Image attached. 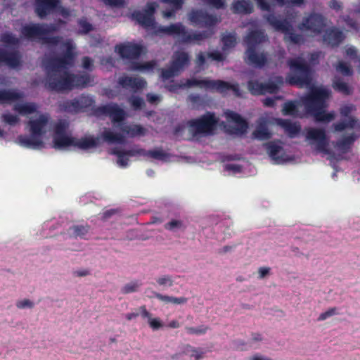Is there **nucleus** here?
Returning a JSON list of instances; mask_svg holds the SVG:
<instances>
[{
	"label": "nucleus",
	"mask_w": 360,
	"mask_h": 360,
	"mask_svg": "<svg viewBox=\"0 0 360 360\" xmlns=\"http://www.w3.org/2000/svg\"><path fill=\"white\" fill-rule=\"evenodd\" d=\"M65 46L66 51L61 56L50 58L44 63V86L50 91L63 92L83 89L91 83L88 74L76 75L67 70L74 65L75 54L71 42L67 41Z\"/></svg>",
	"instance_id": "f257e3e1"
},
{
	"label": "nucleus",
	"mask_w": 360,
	"mask_h": 360,
	"mask_svg": "<svg viewBox=\"0 0 360 360\" xmlns=\"http://www.w3.org/2000/svg\"><path fill=\"white\" fill-rule=\"evenodd\" d=\"M330 91L325 88L314 87L303 98L302 102L308 113L313 115L316 121L328 122L335 117L333 112H326V101L329 98Z\"/></svg>",
	"instance_id": "f03ea898"
},
{
	"label": "nucleus",
	"mask_w": 360,
	"mask_h": 360,
	"mask_svg": "<svg viewBox=\"0 0 360 360\" xmlns=\"http://www.w3.org/2000/svg\"><path fill=\"white\" fill-rule=\"evenodd\" d=\"M58 29L59 27L56 23L49 25L33 23L22 26L20 32L21 35L28 40L32 41L37 39L44 44L57 46L60 43L61 37L59 36L50 37L48 34L57 32Z\"/></svg>",
	"instance_id": "7ed1b4c3"
},
{
	"label": "nucleus",
	"mask_w": 360,
	"mask_h": 360,
	"mask_svg": "<svg viewBox=\"0 0 360 360\" xmlns=\"http://www.w3.org/2000/svg\"><path fill=\"white\" fill-rule=\"evenodd\" d=\"M288 65L293 73L288 77V82L291 85L300 87L308 86L312 82V71L310 65L302 57L290 58Z\"/></svg>",
	"instance_id": "20e7f679"
},
{
	"label": "nucleus",
	"mask_w": 360,
	"mask_h": 360,
	"mask_svg": "<svg viewBox=\"0 0 360 360\" xmlns=\"http://www.w3.org/2000/svg\"><path fill=\"white\" fill-rule=\"evenodd\" d=\"M49 119L44 115H41L37 119L30 120V136L20 135L18 137L20 146L29 148H38L43 146L41 136L46 133L45 128L48 124Z\"/></svg>",
	"instance_id": "39448f33"
},
{
	"label": "nucleus",
	"mask_w": 360,
	"mask_h": 360,
	"mask_svg": "<svg viewBox=\"0 0 360 360\" xmlns=\"http://www.w3.org/2000/svg\"><path fill=\"white\" fill-rule=\"evenodd\" d=\"M155 33L166 34L168 35H179L184 43H191L195 41H201L209 38L213 34L212 32L205 30L200 32L189 33L186 27L181 23L171 24L169 26H159Z\"/></svg>",
	"instance_id": "423d86ee"
},
{
	"label": "nucleus",
	"mask_w": 360,
	"mask_h": 360,
	"mask_svg": "<svg viewBox=\"0 0 360 360\" xmlns=\"http://www.w3.org/2000/svg\"><path fill=\"white\" fill-rule=\"evenodd\" d=\"M219 119L213 112H207L197 119L187 122L189 132L193 137L198 135H212L217 127Z\"/></svg>",
	"instance_id": "0eeeda50"
},
{
	"label": "nucleus",
	"mask_w": 360,
	"mask_h": 360,
	"mask_svg": "<svg viewBox=\"0 0 360 360\" xmlns=\"http://www.w3.org/2000/svg\"><path fill=\"white\" fill-rule=\"evenodd\" d=\"M198 86L209 89H214L217 91L224 94L229 91H232L237 97L242 96V93L238 84H231L228 82L222 80H208V79H188L184 83V87L190 88Z\"/></svg>",
	"instance_id": "6e6552de"
},
{
	"label": "nucleus",
	"mask_w": 360,
	"mask_h": 360,
	"mask_svg": "<svg viewBox=\"0 0 360 360\" xmlns=\"http://www.w3.org/2000/svg\"><path fill=\"white\" fill-rule=\"evenodd\" d=\"M264 18L274 30L285 34V41H289L293 44H300L304 42L302 35L294 32L292 24L288 19L280 20L274 13H268L264 15Z\"/></svg>",
	"instance_id": "1a4fd4ad"
},
{
	"label": "nucleus",
	"mask_w": 360,
	"mask_h": 360,
	"mask_svg": "<svg viewBox=\"0 0 360 360\" xmlns=\"http://www.w3.org/2000/svg\"><path fill=\"white\" fill-rule=\"evenodd\" d=\"M326 20L322 14L313 12L303 18L297 28L302 32L309 31L315 34H319L326 26Z\"/></svg>",
	"instance_id": "9d476101"
},
{
	"label": "nucleus",
	"mask_w": 360,
	"mask_h": 360,
	"mask_svg": "<svg viewBox=\"0 0 360 360\" xmlns=\"http://www.w3.org/2000/svg\"><path fill=\"white\" fill-rule=\"evenodd\" d=\"M158 7L156 2H148L143 11H134L131 18L145 28H155L156 22L154 15Z\"/></svg>",
	"instance_id": "9b49d317"
},
{
	"label": "nucleus",
	"mask_w": 360,
	"mask_h": 360,
	"mask_svg": "<svg viewBox=\"0 0 360 360\" xmlns=\"http://www.w3.org/2000/svg\"><path fill=\"white\" fill-rule=\"evenodd\" d=\"M191 23L200 27H213L219 22L217 18L202 9H192L188 14Z\"/></svg>",
	"instance_id": "f8f14e48"
},
{
	"label": "nucleus",
	"mask_w": 360,
	"mask_h": 360,
	"mask_svg": "<svg viewBox=\"0 0 360 360\" xmlns=\"http://www.w3.org/2000/svg\"><path fill=\"white\" fill-rule=\"evenodd\" d=\"M94 114L97 116H109L112 123H121L126 117L125 111L117 103H108L98 106L94 109Z\"/></svg>",
	"instance_id": "ddd939ff"
},
{
	"label": "nucleus",
	"mask_w": 360,
	"mask_h": 360,
	"mask_svg": "<svg viewBox=\"0 0 360 360\" xmlns=\"http://www.w3.org/2000/svg\"><path fill=\"white\" fill-rule=\"evenodd\" d=\"M306 137L309 140L316 141L317 150L325 154H330V150L328 149V139L323 129L309 128Z\"/></svg>",
	"instance_id": "4468645a"
},
{
	"label": "nucleus",
	"mask_w": 360,
	"mask_h": 360,
	"mask_svg": "<svg viewBox=\"0 0 360 360\" xmlns=\"http://www.w3.org/2000/svg\"><path fill=\"white\" fill-rule=\"evenodd\" d=\"M247 86L253 96L264 95L266 93L274 94L278 90V85L273 82L260 83L257 80H249Z\"/></svg>",
	"instance_id": "2eb2a0df"
},
{
	"label": "nucleus",
	"mask_w": 360,
	"mask_h": 360,
	"mask_svg": "<svg viewBox=\"0 0 360 360\" xmlns=\"http://www.w3.org/2000/svg\"><path fill=\"white\" fill-rule=\"evenodd\" d=\"M60 3V0H35L34 12L39 18L44 19L56 11Z\"/></svg>",
	"instance_id": "dca6fc26"
},
{
	"label": "nucleus",
	"mask_w": 360,
	"mask_h": 360,
	"mask_svg": "<svg viewBox=\"0 0 360 360\" xmlns=\"http://www.w3.org/2000/svg\"><path fill=\"white\" fill-rule=\"evenodd\" d=\"M115 51L124 59H136L142 53V46L130 42L115 46Z\"/></svg>",
	"instance_id": "f3484780"
},
{
	"label": "nucleus",
	"mask_w": 360,
	"mask_h": 360,
	"mask_svg": "<svg viewBox=\"0 0 360 360\" xmlns=\"http://www.w3.org/2000/svg\"><path fill=\"white\" fill-rule=\"evenodd\" d=\"M245 61L250 65L262 68L267 63V55L264 52L257 53L256 48L247 47L245 52Z\"/></svg>",
	"instance_id": "a211bd4d"
},
{
	"label": "nucleus",
	"mask_w": 360,
	"mask_h": 360,
	"mask_svg": "<svg viewBox=\"0 0 360 360\" xmlns=\"http://www.w3.org/2000/svg\"><path fill=\"white\" fill-rule=\"evenodd\" d=\"M117 82L122 88L130 89L134 92L143 89L146 85V82L143 79L127 75L120 77Z\"/></svg>",
	"instance_id": "6ab92c4d"
},
{
	"label": "nucleus",
	"mask_w": 360,
	"mask_h": 360,
	"mask_svg": "<svg viewBox=\"0 0 360 360\" xmlns=\"http://www.w3.org/2000/svg\"><path fill=\"white\" fill-rule=\"evenodd\" d=\"M1 63L11 68H17L21 65V56L18 51H7L0 48V63Z\"/></svg>",
	"instance_id": "aec40b11"
},
{
	"label": "nucleus",
	"mask_w": 360,
	"mask_h": 360,
	"mask_svg": "<svg viewBox=\"0 0 360 360\" xmlns=\"http://www.w3.org/2000/svg\"><path fill=\"white\" fill-rule=\"evenodd\" d=\"M344 39L343 32L336 27L327 30L323 35V42L332 47L339 46Z\"/></svg>",
	"instance_id": "412c9836"
},
{
	"label": "nucleus",
	"mask_w": 360,
	"mask_h": 360,
	"mask_svg": "<svg viewBox=\"0 0 360 360\" xmlns=\"http://www.w3.org/2000/svg\"><path fill=\"white\" fill-rule=\"evenodd\" d=\"M204 354L205 352L202 349L195 348L190 345H185L182 348L181 352L173 354L172 359L182 360L181 359V356L186 355L188 356L191 360H200L203 358Z\"/></svg>",
	"instance_id": "4be33fe9"
},
{
	"label": "nucleus",
	"mask_w": 360,
	"mask_h": 360,
	"mask_svg": "<svg viewBox=\"0 0 360 360\" xmlns=\"http://www.w3.org/2000/svg\"><path fill=\"white\" fill-rule=\"evenodd\" d=\"M189 62L190 58L186 52L176 51L172 57L170 65L181 74L184 68L188 65Z\"/></svg>",
	"instance_id": "5701e85b"
},
{
	"label": "nucleus",
	"mask_w": 360,
	"mask_h": 360,
	"mask_svg": "<svg viewBox=\"0 0 360 360\" xmlns=\"http://www.w3.org/2000/svg\"><path fill=\"white\" fill-rule=\"evenodd\" d=\"M266 36L262 30H252L244 39L247 47L256 48L257 45L266 40Z\"/></svg>",
	"instance_id": "b1692460"
},
{
	"label": "nucleus",
	"mask_w": 360,
	"mask_h": 360,
	"mask_svg": "<svg viewBox=\"0 0 360 360\" xmlns=\"http://www.w3.org/2000/svg\"><path fill=\"white\" fill-rule=\"evenodd\" d=\"M231 10L236 14H250L253 11V6L250 0H234Z\"/></svg>",
	"instance_id": "393cba45"
},
{
	"label": "nucleus",
	"mask_w": 360,
	"mask_h": 360,
	"mask_svg": "<svg viewBox=\"0 0 360 360\" xmlns=\"http://www.w3.org/2000/svg\"><path fill=\"white\" fill-rule=\"evenodd\" d=\"M226 117L229 121L237 124L236 130L238 133L244 134L246 131L248 124L241 115L233 111H228L226 112Z\"/></svg>",
	"instance_id": "a878e982"
},
{
	"label": "nucleus",
	"mask_w": 360,
	"mask_h": 360,
	"mask_svg": "<svg viewBox=\"0 0 360 360\" xmlns=\"http://www.w3.org/2000/svg\"><path fill=\"white\" fill-rule=\"evenodd\" d=\"M278 124L284 129L290 138L295 137L301 130L300 124L292 122L288 120L279 119L278 120Z\"/></svg>",
	"instance_id": "bb28decb"
},
{
	"label": "nucleus",
	"mask_w": 360,
	"mask_h": 360,
	"mask_svg": "<svg viewBox=\"0 0 360 360\" xmlns=\"http://www.w3.org/2000/svg\"><path fill=\"white\" fill-rule=\"evenodd\" d=\"M120 129L130 137L143 136L146 134V129L139 124L127 125L121 124Z\"/></svg>",
	"instance_id": "cd10ccee"
},
{
	"label": "nucleus",
	"mask_w": 360,
	"mask_h": 360,
	"mask_svg": "<svg viewBox=\"0 0 360 360\" xmlns=\"http://www.w3.org/2000/svg\"><path fill=\"white\" fill-rule=\"evenodd\" d=\"M269 157L276 161L279 162L283 160L282 157L280 154L283 152V149L282 146L276 143L274 141H269L264 144Z\"/></svg>",
	"instance_id": "c85d7f7f"
},
{
	"label": "nucleus",
	"mask_w": 360,
	"mask_h": 360,
	"mask_svg": "<svg viewBox=\"0 0 360 360\" xmlns=\"http://www.w3.org/2000/svg\"><path fill=\"white\" fill-rule=\"evenodd\" d=\"M357 137L358 136L355 134L352 133L338 141L335 146L342 153H346L349 150Z\"/></svg>",
	"instance_id": "c756f323"
},
{
	"label": "nucleus",
	"mask_w": 360,
	"mask_h": 360,
	"mask_svg": "<svg viewBox=\"0 0 360 360\" xmlns=\"http://www.w3.org/2000/svg\"><path fill=\"white\" fill-rule=\"evenodd\" d=\"M252 136L254 139L260 141L268 140L271 137V134L268 129L265 120L259 123L256 129L252 133Z\"/></svg>",
	"instance_id": "7c9ffc66"
},
{
	"label": "nucleus",
	"mask_w": 360,
	"mask_h": 360,
	"mask_svg": "<svg viewBox=\"0 0 360 360\" xmlns=\"http://www.w3.org/2000/svg\"><path fill=\"white\" fill-rule=\"evenodd\" d=\"M136 153L140 155H143L145 157H149L155 160H163L168 157V154L163 151L161 148L155 149V150H146L145 149H138L136 150Z\"/></svg>",
	"instance_id": "2f4dec72"
},
{
	"label": "nucleus",
	"mask_w": 360,
	"mask_h": 360,
	"mask_svg": "<svg viewBox=\"0 0 360 360\" xmlns=\"http://www.w3.org/2000/svg\"><path fill=\"white\" fill-rule=\"evenodd\" d=\"M22 98V94L13 90L0 89V103H7L19 100Z\"/></svg>",
	"instance_id": "473e14b6"
},
{
	"label": "nucleus",
	"mask_w": 360,
	"mask_h": 360,
	"mask_svg": "<svg viewBox=\"0 0 360 360\" xmlns=\"http://www.w3.org/2000/svg\"><path fill=\"white\" fill-rule=\"evenodd\" d=\"M112 154L117 156V162L122 167H126L128 165L129 158L127 156H134L138 155L136 150H123L119 149H113Z\"/></svg>",
	"instance_id": "72a5a7b5"
},
{
	"label": "nucleus",
	"mask_w": 360,
	"mask_h": 360,
	"mask_svg": "<svg viewBox=\"0 0 360 360\" xmlns=\"http://www.w3.org/2000/svg\"><path fill=\"white\" fill-rule=\"evenodd\" d=\"M74 139L75 138L68 136L66 134L53 136V146L56 149H60L68 146H73Z\"/></svg>",
	"instance_id": "f704fd0d"
},
{
	"label": "nucleus",
	"mask_w": 360,
	"mask_h": 360,
	"mask_svg": "<svg viewBox=\"0 0 360 360\" xmlns=\"http://www.w3.org/2000/svg\"><path fill=\"white\" fill-rule=\"evenodd\" d=\"M59 108L60 110L68 113L76 114L80 112L78 102L75 98L72 100H65L60 103Z\"/></svg>",
	"instance_id": "c9c22d12"
},
{
	"label": "nucleus",
	"mask_w": 360,
	"mask_h": 360,
	"mask_svg": "<svg viewBox=\"0 0 360 360\" xmlns=\"http://www.w3.org/2000/svg\"><path fill=\"white\" fill-rule=\"evenodd\" d=\"M103 140L109 143H123L125 141L124 136L120 133H114L110 129H105L102 133Z\"/></svg>",
	"instance_id": "e433bc0d"
},
{
	"label": "nucleus",
	"mask_w": 360,
	"mask_h": 360,
	"mask_svg": "<svg viewBox=\"0 0 360 360\" xmlns=\"http://www.w3.org/2000/svg\"><path fill=\"white\" fill-rule=\"evenodd\" d=\"M97 146V142L95 139L92 137L82 138L81 139H74V146L80 149H89Z\"/></svg>",
	"instance_id": "4c0bfd02"
},
{
	"label": "nucleus",
	"mask_w": 360,
	"mask_h": 360,
	"mask_svg": "<svg viewBox=\"0 0 360 360\" xmlns=\"http://www.w3.org/2000/svg\"><path fill=\"white\" fill-rule=\"evenodd\" d=\"M155 297L160 301L166 303H172L174 304H182L187 302L188 299L184 297H175L168 295H164L158 292H154Z\"/></svg>",
	"instance_id": "58836bf2"
},
{
	"label": "nucleus",
	"mask_w": 360,
	"mask_h": 360,
	"mask_svg": "<svg viewBox=\"0 0 360 360\" xmlns=\"http://www.w3.org/2000/svg\"><path fill=\"white\" fill-rule=\"evenodd\" d=\"M75 98L78 102V105L80 112L84 111L86 109L91 107L95 102L94 99L92 97L84 94L76 97Z\"/></svg>",
	"instance_id": "ea45409f"
},
{
	"label": "nucleus",
	"mask_w": 360,
	"mask_h": 360,
	"mask_svg": "<svg viewBox=\"0 0 360 360\" xmlns=\"http://www.w3.org/2000/svg\"><path fill=\"white\" fill-rule=\"evenodd\" d=\"M333 88L338 92L345 95H350L352 93V89L340 78H336L333 82Z\"/></svg>",
	"instance_id": "a19ab883"
},
{
	"label": "nucleus",
	"mask_w": 360,
	"mask_h": 360,
	"mask_svg": "<svg viewBox=\"0 0 360 360\" xmlns=\"http://www.w3.org/2000/svg\"><path fill=\"white\" fill-rule=\"evenodd\" d=\"M89 226L86 225H74L70 227V233L75 238L79 237L84 238L85 236L89 233Z\"/></svg>",
	"instance_id": "79ce46f5"
},
{
	"label": "nucleus",
	"mask_w": 360,
	"mask_h": 360,
	"mask_svg": "<svg viewBox=\"0 0 360 360\" xmlns=\"http://www.w3.org/2000/svg\"><path fill=\"white\" fill-rule=\"evenodd\" d=\"M356 122H357L356 119L352 117H349L348 120L341 121L338 123H335L333 124V127H334L335 131H342L347 128H349V129L354 128Z\"/></svg>",
	"instance_id": "37998d69"
},
{
	"label": "nucleus",
	"mask_w": 360,
	"mask_h": 360,
	"mask_svg": "<svg viewBox=\"0 0 360 360\" xmlns=\"http://www.w3.org/2000/svg\"><path fill=\"white\" fill-rule=\"evenodd\" d=\"M179 75L180 73L174 69L170 64L167 68H162L160 70V77L164 82Z\"/></svg>",
	"instance_id": "c03bdc74"
},
{
	"label": "nucleus",
	"mask_w": 360,
	"mask_h": 360,
	"mask_svg": "<svg viewBox=\"0 0 360 360\" xmlns=\"http://www.w3.org/2000/svg\"><path fill=\"white\" fill-rule=\"evenodd\" d=\"M14 110L20 114H31L36 111V105L34 103L17 104Z\"/></svg>",
	"instance_id": "a18cd8bd"
},
{
	"label": "nucleus",
	"mask_w": 360,
	"mask_h": 360,
	"mask_svg": "<svg viewBox=\"0 0 360 360\" xmlns=\"http://www.w3.org/2000/svg\"><path fill=\"white\" fill-rule=\"evenodd\" d=\"M0 41L6 45H18L20 40L11 32H4L1 35Z\"/></svg>",
	"instance_id": "49530a36"
},
{
	"label": "nucleus",
	"mask_w": 360,
	"mask_h": 360,
	"mask_svg": "<svg viewBox=\"0 0 360 360\" xmlns=\"http://www.w3.org/2000/svg\"><path fill=\"white\" fill-rule=\"evenodd\" d=\"M164 227L166 230L171 231L184 230L186 229V226L184 222L179 219H172L170 221L166 223L164 225Z\"/></svg>",
	"instance_id": "de8ad7c7"
},
{
	"label": "nucleus",
	"mask_w": 360,
	"mask_h": 360,
	"mask_svg": "<svg viewBox=\"0 0 360 360\" xmlns=\"http://www.w3.org/2000/svg\"><path fill=\"white\" fill-rule=\"evenodd\" d=\"M221 41L223 43V49L233 48L236 44V37L234 34H225L221 37Z\"/></svg>",
	"instance_id": "09e8293b"
},
{
	"label": "nucleus",
	"mask_w": 360,
	"mask_h": 360,
	"mask_svg": "<svg viewBox=\"0 0 360 360\" xmlns=\"http://www.w3.org/2000/svg\"><path fill=\"white\" fill-rule=\"evenodd\" d=\"M297 106L293 101L285 102L283 107V114L285 115H295L297 113Z\"/></svg>",
	"instance_id": "8fccbe9b"
},
{
	"label": "nucleus",
	"mask_w": 360,
	"mask_h": 360,
	"mask_svg": "<svg viewBox=\"0 0 360 360\" xmlns=\"http://www.w3.org/2000/svg\"><path fill=\"white\" fill-rule=\"evenodd\" d=\"M68 128V123L65 120H60L55 125L54 136H60L66 134V131Z\"/></svg>",
	"instance_id": "3c124183"
},
{
	"label": "nucleus",
	"mask_w": 360,
	"mask_h": 360,
	"mask_svg": "<svg viewBox=\"0 0 360 360\" xmlns=\"http://www.w3.org/2000/svg\"><path fill=\"white\" fill-rule=\"evenodd\" d=\"M336 70L345 76H351L353 73L351 67L347 63L343 61L338 63L336 66Z\"/></svg>",
	"instance_id": "603ef678"
},
{
	"label": "nucleus",
	"mask_w": 360,
	"mask_h": 360,
	"mask_svg": "<svg viewBox=\"0 0 360 360\" xmlns=\"http://www.w3.org/2000/svg\"><path fill=\"white\" fill-rule=\"evenodd\" d=\"M140 285L141 283H139V282L132 281L124 285L121 289V292L123 294H129L131 292H134L138 290V288H139Z\"/></svg>",
	"instance_id": "864d4df0"
},
{
	"label": "nucleus",
	"mask_w": 360,
	"mask_h": 360,
	"mask_svg": "<svg viewBox=\"0 0 360 360\" xmlns=\"http://www.w3.org/2000/svg\"><path fill=\"white\" fill-rule=\"evenodd\" d=\"M209 328L205 326H200L199 327H186V330L191 335H202L207 333Z\"/></svg>",
	"instance_id": "5fc2aeb1"
},
{
	"label": "nucleus",
	"mask_w": 360,
	"mask_h": 360,
	"mask_svg": "<svg viewBox=\"0 0 360 360\" xmlns=\"http://www.w3.org/2000/svg\"><path fill=\"white\" fill-rule=\"evenodd\" d=\"M165 89L168 90L169 92L176 93L181 89H184V82H176L174 80H172L169 83L165 84Z\"/></svg>",
	"instance_id": "6e6d98bb"
},
{
	"label": "nucleus",
	"mask_w": 360,
	"mask_h": 360,
	"mask_svg": "<svg viewBox=\"0 0 360 360\" xmlns=\"http://www.w3.org/2000/svg\"><path fill=\"white\" fill-rule=\"evenodd\" d=\"M155 63L154 61H149L144 63H135L133 65V69L136 70H152L154 68Z\"/></svg>",
	"instance_id": "4d7b16f0"
},
{
	"label": "nucleus",
	"mask_w": 360,
	"mask_h": 360,
	"mask_svg": "<svg viewBox=\"0 0 360 360\" xmlns=\"http://www.w3.org/2000/svg\"><path fill=\"white\" fill-rule=\"evenodd\" d=\"M78 25L81 28L80 32L82 34H87L93 30L92 25L87 22L86 19H79Z\"/></svg>",
	"instance_id": "13d9d810"
},
{
	"label": "nucleus",
	"mask_w": 360,
	"mask_h": 360,
	"mask_svg": "<svg viewBox=\"0 0 360 360\" xmlns=\"http://www.w3.org/2000/svg\"><path fill=\"white\" fill-rule=\"evenodd\" d=\"M2 120L4 122L11 126H14L19 122L18 117L11 113L4 114L2 115Z\"/></svg>",
	"instance_id": "bf43d9fd"
},
{
	"label": "nucleus",
	"mask_w": 360,
	"mask_h": 360,
	"mask_svg": "<svg viewBox=\"0 0 360 360\" xmlns=\"http://www.w3.org/2000/svg\"><path fill=\"white\" fill-rule=\"evenodd\" d=\"M203 1L216 9L224 8L226 6L224 0H203Z\"/></svg>",
	"instance_id": "052dcab7"
},
{
	"label": "nucleus",
	"mask_w": 360,
	"mask_h": 360,
	"mask_svg": "<svg viewBox=\"0 0 360 360\" xmlns=\"http://www.w3.org/2000/svg\"><path fill=\"white\" fill-rule=\"evenodd\" d=\"M162 3L169 4L174 10L181 9L184 0H160Z\"/></svg>",
	"instance_id": "680f3d73"
},
{
	"label": "nucleus",
	"mask_w": 360,
	"mask_h": 360,
	"mask_svg": "<svg viewBox=\"0 0 360 360\" xmlns=\"http://www.w3.org/2000/svg\"><path fill=\"white\" fill-rule=\"evenodd\" d=\"M157 283L160 285H167L171 287L173 285V280L171 276L166 275L157 279Z\"/></svg>",
	"instance_id": "e2e57ef3"
},
{
	"label": "nucleus",
	"mask_w": 360,
	"mask_h": 360,
	"mask_svg": "<svg viewBox=\"0 0 360 360\" xmlns=\"http://www.w3.org/2000/svg\"><path fill=\"white\" fill-rule=\"evenodd\" d=\"M207 56L213 60L221 62L226 59V56L218 51H214L207 53Z\"/></svg>",
	"instance_id": "0e129e2a"
},
{
	"label": "nucleus",
	"mask_w": 360,
	"mask_h": 360,
	"mask_svg": "<svg viewBox=\"0 0 360 360\" xmlns=\"http://www.w3.org/2000/svg\"><path fill=\"white\" fill-rule=\"evenodd\" d=\"M130 102H131L132 107L136 110L141 108L143 107V105H144L143 99L142 98L138 97V96L132 97L131 98Z\"/></svg>",
	"instance_id": "69168bd1"
},
{
	"label": "nucleus",
	"mask_w": 360,
	"mask_h": 360,
	"mask_svg": "<svg viewBox=\"0 0 360 360\" xmlns=\"http://www.w3.org/2000/svg\"><path fill=\"white\" fill-rule=\"evenodd\" d=\"M343 20L345 24L349 27L357 30L358 29V23L356 20L352 18L349 15H346L343 17Z\"/></svg>",
	"instance_id": "338daca9"
},
{
	"label": "nucleus",
	"mask_w": 360,
	"mask_h": 360,
	"mask_svg": "<svg viewBox=\"0 0 360 360\" xmlns=\"http://www.w3.org/2000/svg\"><path fill=\"white\" fill-rule=\"evenodd\" d=\"M148 323H149L150 327L153 330H158L163 326V324L161 322V321L157 318L156 319H152V318L150 319V320L148 321Z\"/></svg>",
	"instance_id": "774afa93"
}]
</instances>
